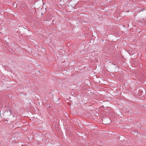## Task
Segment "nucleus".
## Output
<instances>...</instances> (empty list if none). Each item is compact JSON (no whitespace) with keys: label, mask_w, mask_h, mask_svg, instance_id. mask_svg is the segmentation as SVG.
I'll return each instance as SVG.
<instances>
[{"label":"nucleus","mask_w":146,"mask_h":146,"mask_svg":"<svg viewBox=\"0 0 146 146\" xmlns=\"http://www.w3.org/2000/svg\"><path fill=\"white\" fill-rule=\"evenodd\" d=\"M108 123H105V124H108Z\"/></svg>","instance_id":"f257e3e1"}]
</instances>
